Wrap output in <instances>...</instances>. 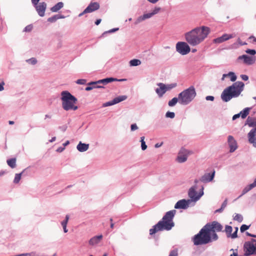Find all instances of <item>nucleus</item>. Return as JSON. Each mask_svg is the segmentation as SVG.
Returning <instances> with one entry per match:
<instances>
[{"label": "nucleus", "instance_id": "obj_1", "mask_svg": "<svg viewBox=\"0 0 256 256\" xmlns=\"http://www.w3.org/2000/svg\"><path fill=\"white\" fill-rule=\"evenodd\" d=\"M210 28L206 26L196 27L185 34L186 41L191 46H196L201 43L208 35Z\"/></svg>", "mask_w": 256, "mask_h": 256}, {"label": "nucleus", "instance_id": "obj_2", "mask_svg": "<svg viewBox=\"0 0 256 256\" xmlns=\"http://www.w3.org/2000/svg\"><path fill=\"white\" fill-rule=\"evenodd\" d=\"M176 213L174 210L167 212L162 219L150 230V234L153 235L159 231L170 230L174 226L173 218Z\"/></svg>", "mask_w": 256, "mask_h": 256}, {"label": "nucleus", "instance_id": "obj_3", "mask_svg": "<svg viewBox=\"0 0 256 256\" xmlns=\"http://www.w3.org/2000/svg\"><path fill=\"white\" fill-rule=\"evenodd\" d=\"M243 82L238 81L226 88L222 92L220 97L224 102H228L234 98L238 97L244 90Z\"/></svg>", "mask_w": 256, "mask_h": 256}, {"label": "nucleus", "instance_id": "obj_4", "mask_svg": "<svg viewBox=\"0 0 256 256\" xmlns=\"http://www.w3.org/2000/svg\"><path fill=\"white\" fill-rule=\"evenodd\" d=\"M61 100L62 101V107L64 110L68 111L78 110V106L74 105L78 100L69 92L64 90L61 92Z\"/></svg>", "mask_w": 256, "mask_h": 256}, {"label": "nucleus", "instance_id": "obj_5", "mask_svg": "<svg viewBox=\"0 0 256 256\" xmlns=\"http://www.w3.org/2000/svg\"><path fill=\"white\" fill-rule=\"evenodd\" d=\"M192 241L194 246L207 244L212 242L211 233L204 226L196 234L192 237Z\"/></svg>", "mask_w": 256, "mask_h": 256}, {"label": "nucleus", "instance_id": "obj_6", "mask_svg": "<svg viewBox=\"0 0 256 256\" xmlns=\"http://www.w3.org/2000/svg\"><path fill=\"white\" fill-rule=\"evenodd\" d=\"M196 93L194 86H190L178 94V102L182 105H187L196 97Z\"/></svg>", "mask_w": 256, "mask_h": 256}, {"label": "nucleus", "instance_id": "obj_7", "mask_svg": "<svg viewBox=\"0 0 256 256\" xmlns=\"http://www.w3.org/2000/svg\"><path fill=\"white\" fill-rule=\"evenodd\" d=\"M244 250L245 256L256 254V240L252 239L250 241L245 242Z\"/></svg>", "mask_w": 256, "mask_h": 256}, {"label": "nucleus", "instance_id": "obj_8", "mask_svg": "<svg viewBox=\"0 0 256 256\" xmlns=\"http://www.w3.org/2000/svg\"><path fill=\"white\" fill-rule=\"evenodd\" d=\"M204 187L202 186L198 194L194 186L190 188L188 192V196L190 198L191 202L192 201L196 202L198 201L202 196L204 194Z\"/></svg>", "mask_w": 256, "mask_h": 256}, {"label": "nucleus", "instance_id": "obj_9", "mask_svg": "<svg viewBox=\"0 0 256 256\" xmlns=\"http://www.w3.org/2000/svg\"><path fill=\"white\" fill-rule=\"evenodd\" d=\"M176 50L182 55H186L190 52V48L186 42H179L176 44Z\"/></svg>", "mask_w": 256, "mask_h": 256}, {"label": "nucleus", "instance_id": "obj_10", "mask_svg": "<svg viewBox=\"0 0 256 256\" xmlns=\"http://www.w3.org/2000/svg\"><path fill=\"white\" fill-rule=\"evenodd\" d=\"M205 226L210 233L216 231L218 232H221L222 229V225L216 221H214L212 223H208Z\"/></svg>", "mask_w": 256, "mask_h": 256}, {"label": "nucleus", "instance_id": "obj_11", "mask_svg": "<svg viewBox=\"0 0 256 256\" xmlns=\"http://www.w3.org/2000/svg\"><path fill=\"white\" fill-rule=\"evenodd\" d=\"M100 8V4L97 2H92L89 5L84 9V10L78 14V16L80 17L84 14L86 13L92 12Z\"/></svg>", "mask_w": 256, "mask_h": 256}, {"label": "nucleus", "instance_id": "obj_12", "mask_svg": "<svg viewBox=\"0 0 256 256\" xmlns=\"http://www.w3.org/2000/svg\"><path fill=\"white\" fill-rule=\"evenodd\" d=\"M32 6L40 16L42 17L44 16L47 6V4L45 2H38L36 4H33Z\"/></svg>", "mask_w": 256, "mask_h": 256}, {"label": "nucleus", "instance_id": "obj_13", "mask_svg": "<svg viewBox=\"0 0 256 256\" xmlns=\"http://www.w3.org/2000/svg\"><path fill=\"white\" fill-rule=\"evenodd\" d=\"M190 154L188 150L185 148H182L180 150L176 160L178 162L182 163L185 162Z\"/></svg>", "mask_w": 256, "mask_h": 256}, {"label": "nucleus", "instance_id": "obj_14", "mask_svg": "<svg viewBox=\"0 0 256 256\" xmlns=\"http://www.w3.org/2000/svg\"><path fill=\"white\" fill-rule=\"evenodd\" d=\"M190 202L191 200H180L175 204L174 208L176 209H186L189 207Z\"/></svg>", "mask_w": 256, "mask_h": 256}, {"label": "nucleus", "instance_id": "obj_15", "mask_svg": "<svg viewBox=\"0 0 256 256\" xmlns=\"http://www.w3.org/2000/svg\"><path fill=\"white\" fill-rule=\"evenodd\" d=\"M238 60H243L244 62L248 65H252L256 62V57L254 56H248L246 54L240 56L238 58Z\"/></svg>", "mask_w": 256, "mask_h": 256}, {"label": "nucleus", "instance_id": "obj_16", "mask_svg": "<svg viewBox=\"0 0 256 256\" xmlns=\"http://www.w3.org/2000/svg\"><path fill=\"white\" fill-rule=\"evenodd\" d=\"M228 143L230 147V152H234L238 148V144L232 136H228Z\"/></svg>", "mask_w": 256, "mask_h": 256}, {"label": "nucleus", "instance_id": "obj_17", "mask_svg": "<svg viewBox=\"0 0 256 256\" xmlns=\"http://www.w3.org/2000/svg\"><path fill=\"white\" fill-rule=\"evenodd\" d=\"M127 98L126 96H120L114 98L112 100L108 101L104 104V106H111L124 100Z\"/></svg>", "mask_w": 256, "mask_h": 256}, {"label": "nucleus", "instance_id": "obj_18", "mask_svg": "<svg viewBox=\"0 0 256 256\" xmlns=\"http://www.w3.org/2000/svg\"><path fill=\"white\" fill-rule=\"evenodd\" d=\"M248 142L256 148V128H252L248 134Z\"/></svg>", "mask_w": 256, "mask_h": 256}, {"label": "nucleus", "instance_id": "obj_19", "mask_svg": "<svg viewBox=\"0 0 256 256\" xmlns=\"http://www.w3.org/2000/svg\"><path fill=\"white\" fill-rule=\"evenodd\" d=\"M214 175L215 171L214 170H213L211 173H206L202 176L201 177L200 180L204 183L211 182L214 179Z\"/></svg>", "mask_w": 256, "mask_h": 256}, {"label": "nucleus", "instance_id": "obj_20", "mask_svg": "<svg viewBox=\"0 0 256 256\" xmlns=\"http://www.w3.org/2000/svg\"><path fill=\"white\" fill-rule=\"evenodd\" d=\"M115 80H116L114 79V78H106L98 80L96 82H90L89 83V84L90 85L92 84V85L96 86V84L98 85V84H102L104 85H106L110 82H114Z\"/></svg>", "mask_w": 256, "mask_h": 256}, {"label": "nucleus", "instance_id": "obj_21", "mask_svg": "<svg viewBox=\"0 0 256 256\" xmlns=\"http://www.w3.org/2000/svg\"><path fill=\"white\" fill-rule=\"evenodd\" d=\"M159 88L156 89V92L159 98H162L166 92L165 88V84L160 82L157 84Z\"/></svg>", "mask_w": 256, "mask_h": 256}, {"label": "nucleus", "instance_id": "obj_22", "mask_svg": "<svg viewBox=\"0 0 256 256\" xmlns=\"http://www.w3.org/2000/svg\"><path fill=\"white\" fill-rule=\"evenodd\" d=\"M102 238V235L100 234L99 236H96L91 238L89 240V244L92 246L95 245L100 242V240Z\"/></svg>", "mask_w": 256, "mask_h": 256}, {"label": "nucleus", "instance_id": "obj_23", "mask_svg": "<svg viewBox=\"0 0 256 256\" xmlns=\"http://www.w3.org/2000/svg\"><path fill=\"white\" fill-rule=\"evenodd\" d=\"M152 16V15L150 12L144 14L142 16H140L136 20L135 24H138L140 22H142V21H144L146 19L150 18Z\"/></svg>", "mask_w": 256, "mask_h": 256}, {"label": "nucleus", "instance_id": "obj_24", "mask_svg": "<svg viewBox=\"0 0 256 256\" xmlns=\"http://www.w3.org/2000/svg\"><path fill=\"white\" fill-rule=\"evenodd\" d=\"M89 148V144L82 143L80 142L76 146L77 150L80 152H84L86 151Z\"/></svg>", "mask_w": 256, "mask_h": 256}, {"label": "nucleus", "instance_id": "obj_25", "mask_svg": "<svg viewBox=\"0 0 256 256\" xmlns=\"http://www.w3.org/2000/svg\"><path fill=\"white\" fill-rule=\"evenodd\" d=\"M65 16L60 14H55L48 18V22H54L58 19L64 18Z\"/></svg>", "mask_w": 256, "mask_h": 256}, {"label": "nucleus", "instance_id": "obj_26", "mask_svg": "<svg viewBox=\"0 0 256 256\" xmlns=\"http://www.w3.org/2000/svg\"><path fill=\"white\" fill-rule=\"evenodd\" d=\"M247 124L250 127H253L254 128H256V119L254 118H252L250 116H248L246 120Z\"/></svg>", "mask_w": 256, "mask_h": 256}, {"label": "nucleus", "instance_id": "obj_27", "mask_svg": "<svg viewBox=\"0 0 256 256\" xmlns=\"http://www.w3.org/2000/svg\"><path fill=\"white\" fill-rule=\"evenodd\" d=\"M64 6L62 2H58L50 8L52 12H57Z\"/></svg>", "mask_w": 256, "mask_h": 256}, {"label": "nucleus", "instance_id": "obj_28", "mask_svg": "<svg viewBox=\"0 0 256 256\" xmlns=\"http://www.w3.org/2000/svg\"><path fill=\"white\" fill-rule=\"evenodd\" d=\"M254 188V186H253V184H252L246 186L243 189L242 194L238 197V198H240L242 196H243L244 194H246V193H247L248 192H249L250 190H251Z\"/></svg>", "mask_w": 256, "mask_h": 256}, {"label": "nucleus", "instance_id": "obj_29", "mask_svg": "<svg viewBox=\"0 0 256 256\" xmlns=\"http://www.w3.org/2000/svg\"><path fill=\"white\" fill-rule=\"evenodd\" d=\"M6 162L11 168H14L16 166V159L15 158L8 159Z\"/></svg>", "mask_w": 256, "mask_h": 256}, {"label": "nucleus", "instance_id": "obj_30", "mask_svg": "<svg viewBox=\"0 0 256 256\" xmlns=\"http://www.w3.org/2000/svg\"><path fill=\"white\" fill-rule=\"evenodd\" d=\"M250 110V108H246L240 112V116L242 118H244L247 116L249 114Z\"/></svg>", "mask_w": 256, "mask_h": 256}, {"label": "nucleus", "instance_id": "obj_31", "mask_svg": "<svg viewBox=\"0 0 256 256\" xmlns=\"http://www.w3.org/2000/svg\"><path fill=\"white\" fill-rule=\"evenodd\" d=\"M141 64V61L138 59H133L130 61V65L132 66H138Z\"/></svg>", "mask_w": 256, "mask_h": 256}, {"label": "nucleus", "instance_id": "obj_32", "mask_svg": "<svg viewBox=\"0 0 256 256\" xmlns=\"http://www.w3.org/2000/svg\"><path fill=\"white\" fill-rule=\"evenodd\" d=\"M104 87L102 86H100V85H92V84H88V86H86V88H85V90L86 91H90L94 88H104Z\"/></svg>", "mask_w": 256, "mask_h": 256}, {"label": "nucleus", "instance_id": "obj_33", "mask_svg": "<svg viewBox=\"0 0 256 256\" xmlns=\"http://www.w3.org/2000/svg\"><path fill=\"white\" fill-rule=\"evenodd\" d=\"M232 231V226L226 225L225 227V232L226 234V236L228 238L230 237V234H231Z\"/></svg>", "mask_w": 256, "mask_h": 256}, {"label": "nucleus", "instance_id": "obj_34", "mask_svg": "<svg viewBox=\"0 0 256 256\" xmlns=\"http://www.w3.org/2000/svg\"><path fill=\"white\" fill-rule=\"evenodd\" d=\"M178 102V97H174L168 102V104L170 106H173Z\"/></svg>", "mask_w": 256, "mask_h": 256}, {"label": "nucleus", "instance_id": "obj_35", "mask_svg": "<svg viewBox=\"0 0 256 256\" xmlns=\"http://www.w3.org/2000/svg\"><path fill=\"white\" fill-rule=\"evenodd\" d=\"M222 37L224 42L232 38H233L234 37V36L232 34H224L222 36Z\"/></svg>", "mask_w": 256, "mask_h": 256}, {"label": "nucleus", "instance_id": "obj_36", "mask_svg": "<svg viewBox=\"0 0 256 256\" xmlns=\"http://www.w3.org/2000/svg\"><path fill=\"white\" fill-rule=\"evenodd\" d=\"M24 170L20 173V174H16V175H15V177H14V184H18L20 180V178H21V176H22V172H24Z\"/></svg>", "mask_w": 256, "mask_h": 256}, {"label": "nucleus", "instance_id": "obj_37", "mask_svg": "<svg viewBox=\"0 0 256 256\" xmlns=\"http://www.w3.org/2000/svg\"><path fill=\"white\" fill-rule=\"evenodd\" d=\"M140 142H141L142 150H146L147 148V146L146 144V142H144V136H142L140 138Z\"/></svg>", "mask_w": 256, "mask_h": 256}, {"label": "nucleus", "instance_id": "obj_38", "mask_svg": "<svg viewBox=\"0 0 256 256\" xmlns=\"http://www.w3.org/2000/svg\"><path fill=\"white\" fill-rule=\"evenodd\" d=\"M227 75H228V76L230 77V80L232 82H235L236 80V76L234 72H230Z\"/></svg>", "mask_w": 256, "mask_h": 256}, {"label": "nucleus", "instance_id": "obj_39", "mask_svg": "<svg viewBox=\"0 0 256 256\" xmlns=\"http://www.w3.org/2000/svg\"><path fill=\"white\" fill-rule=\"evenodd\" d=\"M176 86V83H172L168 84H165V88L166 92L168 90H170L172 89L173 88H175Z\"/></svg>", "mask_w": 256, "mask_h": 256}, {"label": "nucleus", "instance_id": "obj_40", "mask_svg": "<svg viewBox=\"0 0 256 256\" xmlns=\"http://www.w3.org/2000/svg\"><path fill=\"white\" fill-rule=\"evenodd\" d=\"M234 220L241 222L243 220V217L240 214H236L234 218Z\"/></svg>", "mask_w": 256, "mask_h": 256}, {"label": "nucleus", "instance_id": "obj_41", "mask_svg": "<svg viewBox=\"0 0 256 256\" xmlns=\"http://www.w3.org/2000/svg\"><path fill=\"white\" fill-rule=\"evenodd\" d=\"M26 62H28V64H30L32 65H34L37 63V60L34 58H29L28 60H26Z\"/></svg>", "mask_w": 256, "mask_h": 256}, {"label": "nucleus", "instance_id": "obj_42", "mask_svg": "<svg viewBox=\"0 0 256 256\" xmlns=\"http://www.w3.org/2000/svg\"><path fill=\"white\" fill-rule=\"evenodd\" d=\"M68 220H69V216L66 215L65 220L61 222V224H62V228L66 227Z\"/></svg>", "mask_w": 256, "mask_h": 256}, {"label": "nucleus", "instance_id": "obj_43", "mask_svg": "<svg viewBox=\"0 0 256 256\" xmlns=\"http://www.w3.org/2000/svg\"><path fill=\"white\" fill-rule=\"evenodd\" d=\"M178 256V250L177 248L172 250L169 254L168 256Z\"/></svg>", "mask_w": 256, "mask_h": 256}, {"label": "nucleus", "instance_id": "obj_44", "mask_svg": "<svg viewBox=\"0 0 256 256\" xmlns=\"http://www.w3.org/2000/svg\"><path fill=\"white\" fill-rule=\"evenodd\" d=\"M218 236L215 232H211V239L212 240H216L218 239Z\"/></svg>", "mask_w": 256, "mask_h": 256}, {"label": "nucleus", "instance_id": "obj_45", "mask_svg": "<svg viewBox=\"0 0 256 256\" xmlns=\"http://www.w3.org/2000/svg\"><path fill=\"white\" fill-rule=\"evenodd\" d=\"M174 116H175V114L174 112H168L166 114V118H174Z\"/></svg>", "mask_w": 256, "mask_h": 256}, {"label": "nucleus", "instance_id": "obj_46", "mask_svg": "<svg viewBox=\"0 0 256 256\" xmlns=\"http://www.w3.org/2000/svg\"><path fill=\"white\" fill-rule=\"evenodd\" d=\"M250 226H247L246 224H242L240 228V230L241 232H244L245 230H248Z\"/></svg>", "mask_w": 256, "mask_h": 256}, {"label": "nucleus", "instance_id": "obj_47", "mask_svg": "<svg viewBox=\"0 0 256 256\" xmlns=\"http://www.w3.org/2000/svg\"><path fill=\"white\" fill-rule=\"evenodd\" d=\"M246 52L252 56H254L256 54V50L253 49H247Z\"/></svg>", "mask_w": 256, "mask_h": 256}, {"label": "nucleus", "instance_id": "obj_48", "mask_svg": "<svg viewBox=\"0 0 256 256\" xmlns=\"http://www.w3.org/2000/svg\"><path fill=\"white\" fill-rule=\"evenodd\" d=\"M33 28V26H32V24H29V25H28L27 26H26L24 30V32H30L32 29Z\"/></svg>", "mask_w": 256, "mask_h": 256}, {"label": "nucleus", "instance_id": "obj_49", "mask_svg": "<svg viewBox=\"0 0 256 256\" xmlns=\"http://www.w3.org/2000/svg\"><path fill=\"white\" fill-rule=\"evenodd\" d=\"M224 42V40H223L222 36L214 40V42L217 44H220Z\"/></svg>", "mask_w": 256, "mask_h": 256}, {"label": "nucleus", "instance_id": "obj_50", "mask_svg": "<svg viewBox=\"0 0 256 256\" xmlns=\"http://www.w3.org/2000/svg\"><path fill=\"white\" fill-rule=\"evenodd\" d=\"M86 80L85 79H78L76 81V83L78 84H85Z\"/></svg>", "mask_w": 256, "mask_h": 256}, {"label": "nucleus", "instance_id": "obj_51", "mask_svg": "<svg viewBox=\"0 0 256 256\" xmlns=\"http://www.w3.org/2000/svg\"><path fill=\"white\" fill-rule=\"evenodd\" d=\"M160 10V8H158V7H156L152 11V12H150V14H152V15L153 16L154 15L158 14Z\"/></svg>", "mask_w": 256, "mask_h": 256}, {"label": "nucleus", "instance_id": "obj_52", "mask_svg": "<svg viewBox=\"0 0 256 256\" xmlns=\"http://www.w3.org/2000/svg\"><path fill=\"white\" fill-rule=\"evenodd\" d=\"M130 128H131V130L134 131V130L138 129V127L137 125L136 124H133L131 125Z\"/></svg>", "mask_w": 256, "mask_h": 256}, {"label": "nucleus", "instance_id": "obj_53", "mask_svg": "<svg viewBox=\"0 0 256 256\" xmlns=\"http://www.w3.org/2000/svg\"><path fill=\"white\" fill-rule=\"evenodd\" d=\"M118 30V28H112L109 30H108V32H104L103 34H104L105 33H112V32H114L117 30Z\"/></svg>", "mask_w": 256, "mask_h": 256}, {"label": "nucleus", "instance_id": "obj_54", "mask_svg": "<svg viewBox=\"0 0 256 256\" xmlns=\"http://www.w3.org/2000/svg\"><path fill=\"white\" fill-rule=\"evenodd\" d=\"M237 233L238 232H236V231H234L232 234L231 233L230 234V237L232 238H236L238 237Z\"/></svg>", "mask_w": 256, "mask_h": 256}, {"label": "nucleus", "instance_id": "obj_55", "mask_svg": "<svg viewBox=\"0 0 256 256\" xmlns=\"http://www.w3.org/2000/svg\"><path fill=\"white\" fill-rule=\"evenodd\" d=\"M240 78L242 80L244 81L248 80V76L246 74H241Z\"/></svg>", "mask_w": 256, "mask_h": 256}, {"label": "nucleus", "instance_id": "obj_56", "mask_svg": "<svg viewBox=\"0 0 256 256\" xmlns=\"http://www.w3.org/2000/svg\"><path fill=\"white\" fill-rule=\"evenodd\" d=\"M65 150V148L63 146H60L58 147L56 150V152H62Z\"/></svg>", "mask_w": 256, "mask_h": 256}, {"label": "nucleus", "instance_id": "obj_57", "mask_svg": "<svg viewBox=\"0 0 256 256\" xmlns=\"http://www.w3.org/2000/svg\"><path fill=\"white\" fill-rule=\"evenodd\" d=\"M214 96H208L206 97V100L213 101L214 100Z\"/></svg>", "mask_w": 256, "mask_h": 256}, {"label": "nucleus", "instance_id": "obj_58", "mask_svg": "<svg viewBox=\"0 0 256 256\" xmlns=\"http://www.w3.org/2000/svg\"><path fill=\"white\" fill-rule=\"evenodd\" d=\"M238 42L240 46H244L247 44V43L246 42H242L240 38H238Z\"/></svg>", "mask_w": 256, "mask_h": 256}, {"label": "nucleus", "instance_id": "obj_59", "mask_svg": "<svg viewBox=\"0 0 256 256\" xmlns=\"http://www.w3.org/2000/svg\"><path fill=\"white\" fill-rule=\"evenodd\" d=\"M227 202H228V200H227V199H226V200L224 201V202H222V204L221 206H222V208H224L226 206H227Z\"/></svg>", "mask_w": 256, "mask_h": 256}, {"label": "nucleus", "instance_id": "obj_60", "mask_svg": "<svg viewBox=\"0 0 256 256\" xmlns=\"http://www.w3.org/2000/svg\"><path fill=\"white\" fill-rule=\"evenodd\" d=\"M224 208H222V206L220 207V208H218V209H217L215 210L214 212L215 213H220L222 212H223Z\"/></svg>", "mask_w": 256, "mask_h": 256}, {"label": "nucleus", "instance_id": "obj_61", "mask_svg": "<svg viewBox=\"0 0 256 256\" xmlns=\"http://www.w3.org/2000/svg\"><path fill=\"white\" fill-rule=\"evenodd\" d=\"M240 113L234 115L233 116H232V120H236L238 118H240Z\"/></svg>", "mask_w": 256, "mask_h": 256}, {"label": "nucleus", "instance_id": "obj_62", "mask_svg": "<svg viewBox=\"0 0 256 256\" xmlns=\"http://www.w3.org/2000/svg\"><path fill=\"white\" fill-rule=\"evenodd\" d=\"M59 128L62 130V132H65L67 128V126H59Z\"/></svg>", "mask_w": 256, "mask_h": 256}, {"label": "nucleus", "instance_id": "obj_63", "mask_svg": "<svg viewBox=\"0 0 256 256\" xmlns=\"http://www.w3.org/2000/svg\"><path fill=\"white\" fill-rule=\"evenodd\" d=\"M4 82L0 83V91H2L4 90Z\"/></svg>", "mask_w": 256, "mask_h": 256}, {"label": "nucleus", "instance_id": "obj_64", "mask_svg": "<svg viewBox=\"0 0 256 256\" xmlns=\"http://www.w3.org/2000/svg\"><path fill=\"white\" fill-rule=\"evenodd\" d=\"M246 234L249 236L253 237V238H256V235L252 234L249 233L248 232H246Z\"/></svg>", "mask_w": 256, "mask_h": 256}]
</instances>
